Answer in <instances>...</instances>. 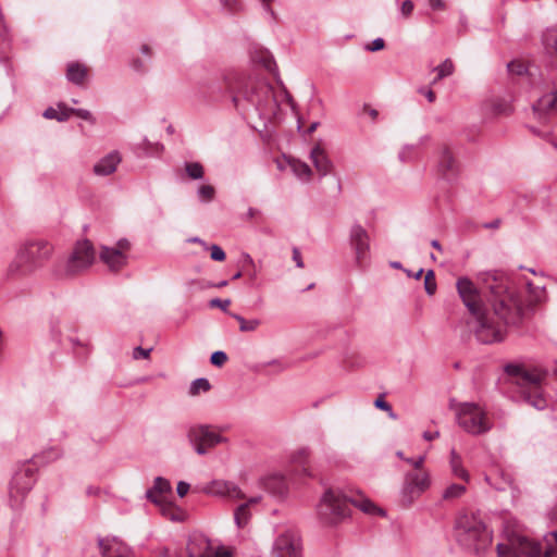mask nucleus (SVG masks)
<instances>
[{
	"mask_svg": "<svg viewBox=\"0 0 557 557\" xmlns=\"http://www.w3.org/2000/svg\"><path fill=\"white\" fill-rule=\"evenodd\" d=\"M260 500V496L250 497L236 508L234 519L238 528H245L248 524L251 518L250 508L257 505Z\"/></svg>",
	"mask_w": 557,
	"mask_h": 557,
	"instance_id": "obj_27",
	"label": "nucleus"
},
{
	"mask_svg": "<svg viewBox=\"0 0 557 557\" xmlns=\"http://www.w3.org/2000/svg\"><path fill=\"white\" fill-rule=\"evenodd\" d=\"M158 557H178V556L175 554H170L168 550H163L160 553V555Z\"/></svg>",
	"mask_w": 557,
	"mask_h": 557,
	"instance_id": "obj_64",
	"label": "nucleus"
},
{
	"mask_svg": "<svg viewBox=\"0 0 557 557\" xmlns=\"http://www.w3.org/2000/svg\"><path fill=\"white\" fill-rule=\"evenodd\" d=\"M436 173L447 183H453L459 174V162L447 145H443L438 149Z\"/></svg>",
	"mask_w": 557,
	"mask_h": 557,
	"instance_id": "obj_16",
	"label": "nucleus"
},
{
	"mask_svg": "<svg viewBox=\"0 0 557 557\" xmlns=\"http://www.w3.org/2000/svg\"><path fill=\"white\" fill-rule=\"evenodd\" d=\"M96 251L88 239L78 240L70 253L67 260L62 264L59 276L76 277L85 273L95 262Z\"/></svg>",
	"mask_w": 557,
	"mask_h": 557,
	"instance_id": "obj_7",
	"label": "nucleus"
},
{
	"mask_svg": "<svg viewBox=\"0 0 557 557\" xmlns=\"http://www.w3.org/2000/svg\"><path fill=\"white\" fill-rule=\"evenodd\" d=\"M99 547L102 557H133L131 549L116 539H102Z\"/></svg>",
	"mask_w": 557,
	"mask_h": 557,
	"instance_id": "obj_21",
	"label": "nucleus"
},
{
	"mask_svg": "<svg viewBox=\"0 0 557 557\" xmlns=\"http://www.w3.org/2000/svg\"><path fill=\"white\" fill-rule=\"evenodd\" d=\"M187 557H234V548L218 544L203 534L190 535L186 546Z\"/></svg>",
	"mask_w": 557,
	"mask_h": 557,
	"instance_id": "obj_11",
	"label": "nucleus"
},
{
	"mask_svg": "<svg viewBox=\"0 0 557 557\" xmlns=\"http://www.w3.org/2000/svg\"><path fill=\"white\" fill-rule=\"evenodd\" d=\"M350 245L355 251L357 265L363 268L370 251V236L364 227L359 224L351 227Z\"/></svg>",
	"mask_w": 557,
	"mask_h": 557,
	"instance_id": "obj_17",
	"label": "nucleus"
},
{
	"mask_svg": "<svg viewBox=\"0 0 557 557\" xmlns=\"http://www.w3.org/2000/svg\"><path fill=\"white\" fill-rule=\"evenodd\" d=\"M188 438L199 455L207 454L224 441L218 429L212 425H195L190 428Z\"/></svg>",
	"mask_w": 557,
	"mask_h": 557,
	"instance_id": "obj_12",
	"label": "nucleus"
},
{
	"mask_svg": "<svg viewBox=\"0 0 557 557\" xmlns=\"http://www.w3.org/2000/svg\"><path fill=\"white\" fill-rule=\"evenodd\" d=\"M44 117L64 122L70 117V108H67L64 103H59L57 108L50 107L46 109L44 112Z\"/></svg>",
	"mask_w": 557,
	"mask_h": 557,
	"instance_id": "obj_35",
	"label": "nucleus"
},
{
	"mask_svg": "<svg viewBox=\"0 0 557 557\" xmlns=\"http://www.w3.org/2000/svg\"><path fill=\"white\" fill-rule=\"evenodd\" d=\"M435 71L440 72V77H446L454 73L455 65L450 59H446Z\"/></svg>",
	"mask_w": 557,
	"mask_h": 557,
	"instance_id": "obj_42",
	"label": "nucleus"
},
{
	"mask_svg": "<svg viewBox=\"0 0 557 557\" xmlns=\"http://www.w3.org/2000/svg\"><path fill=\"white\" fill-rule=\"evenodd\" d=\"M350 503L360 508L363 512L369 515H382L383 511L380 509L375 504H373L371 500L366 498H357L351 499Z\"/></svg>",
	"mask_w": 557,
	"mask_h": 557,
	"instance_id": "obj_37",
	"label": "nucleus"
},
{
	"mask_svg": "<svg viewBox=\"0 0 557 557\" xmlns=\"http://www.w3.org/2000/svg\"><path fill=\"white\" fill-rule=\"evenodd\" d=\"M231 305V300L230 299H219V298H214L212 300H210V306L213 307V308H221L223 311H226L227 308L230 307Z\"/></svg>",
	"mask_w": 557,
	"mask_h": 557,
	"instance_id": "obj_51",
	"label": "nucleus"
},
{
	"mask_svg": "<svg viewBox=\"0 0 557 557\" xmlns=\"http://www.w3.org/2000/svg\"><path fill=\"white\" fill-rule=\"evenodd\" d=\"M170 496H172L171 483L161 476H158L153 486L147 491V498L154 505L170 499Z\"/></svg>",
	"mask_w": 557,
	"mask_h": 557,
	"instance_id": "obj_24",
	"label": "nucleus"
},
{
	"mask_svg": "<svg viewBox=\"0 0 557 557\" xmlns=\"http://www.w3.org/2000/svg\"><path fill=\"white\" fill-rule=\"evenodd\" d=\"M187 175L191 180H199L203 176V166L198 162H188L185 164Z\"/></svg>",
	"mask_w": 557,
	"mask_h": 557,
	"instance_id": "obj_39",
	"label": "nucleus"
},
{
	"mask_svg": "<svg viewBox=\"0 0 557 557\" xmlns=\"http://www.w3.org/2000/svg\"><path fill=\"white\" fill-rule=\"evenodd\" d=\"M533 112L539 120L557 113V83H554L549 91L537 100L533 106Z\"/></svg>",
	"mask_w": 557,
	"mask_h": 557,
	"instance_id": "obj_20",
	"label": "nucleus"
},
{
	"mask_svg": "<svg viewBox=\"0 0 557 557\" xmlns=\"http://www.w3.org/2000/svg\"><path fill=\"white\" fill-rule=\"evenodd\" d=\"M227 89L237 110L245 111L253 107L259 111H265L276 106L270 84L256 76H239L227 86Z\"/></svg>",
	"mask_w": 557,
	"mask_h": 557,
	"instance_id": "obj_2",
	"label": "nucleus"
},
{
	"mask_svg": "<svg viewBox=\"0 0 557 557\" xmlns=\"http://www.w3.org/2000/svg\"><path fill=\"white\" fill-rule=\"evenodd\" d=\"M131 244L121 239L114 247L101 246L99 257L111 272H120L127 264V252Z\"/></svg>",
	"mask_w": 557,
	"mask_h": 557,
	"instance_id": "obj_14",
	"label": "nucleus"
},
{
	"mask_svg": "<svg viewBox=\"0 0 557 557\" xmlns=\"http://www.w3.org/2000/svg\"><path fill=\"white\" fill-rule=\"evenodd\" d=\"M421 92L428 98L430 102H434L436 99V95L433 90H421Z\"/></svg>",
	"mask_w": 557,
	"mask_h": 557,
	"instance_id": "obj_58",
	"label": "nucleus"
},
{
	"mask_svg": "<svg viewBox=\"0 0 557 557\" xmlns=\"http://www.w3.org/2000/svg\"><path fill=\"white\" fill-rule=\"evenodd\" d=\"M232 317L238 322L240 332H255L261 324L258 319L246 320L239 314H232Z\"/></svg>",
	"mask_w": 557,
	"mask_h": 557,
	"instance_id": "obj_38",
	"label": "nucleus"
},
{
	"mask_svg": "<svg viewBox=\"0 0 557 557\" xmlns=\"http://www.w3.org/2000/svg\"><path fill=\"white\" fill-rule=\"evenodd\" d=\"M74 114L85 121H94L92 114L88 110L70 108V116Z\"/></svg>",
	"mask_w": 557,
	"mask_h": 557,
	"instance_id": "obj_46",
	"label": "nucleus"
},
{
	"mask_svg": "<svg viewBox=\"0 0 557 557\" xmlns=\"http://www.w3.org/2000/svg\"><path fill=\"white\" fill-rule=\"evenodd\" d=\"M541 278L530 280L525 276L519 280V285L527 295V308L532 309L535 306L546 301V288Z\"/></svg>",
	"mask_w": 557,
	"mask_h": 557,
	"instance_id": "obj_18",
	"label": "nucleus"
},
{
	"mask_svg": "<svg viewBox=\"0 0 557 557\" xmlns=\"http://www.w3.org/2000/svg\"><path fill=\"white\" fill-rule=\"evenodd\" d=\"M502 478H503V480L505 481V483H506L510 488H512V491H513V492L519 493V488H518V486L515 484L513 479L511 478V475H510V474L502 473Z\"/></svg>",
	"mask_w": 557,
	"mask_h": 557,
	"instance_id": "obj_54",
	"label": "nucleus"
},
{
	"mask_svg": "<svg viewBox=\"0 0 557 557\" xmlns=\"http://www.w3.org/2000/svg\"><path fill=\"white\" fill-rule=\"evenodd\" d=\"M385 48V41L382 38H376L366 46V50L375 52Z\"/></svg>",
	"mask_w": 557,
	"mask_h": 557,
	"instance_id": "obj_47",
	"label": "nucleus"
},
{
	"mask_svg": "<svg viewBox=\"0 0 557 557\" xmlns=\"http://www.w3.org/2000/svg\"><path fill=\"white\" fill-rule=\"evenodd\" d=\"M189 491V484L186 483V482H180L177 484V494L181 496V497H184Z\"/></svg>",
	"mask_w": 557,
	"mask_h": 557,
	"instance_id": "obj_57",
	"label": "nucleus"
},
{
	"mask_svg": "<svg viewBox=\"0 0 557 557\" xmlns=\"http://www.w3.org/2000/svg\"><path fill=\"white\" fill-rule=\"evenodd\" d=\"M222 5L230 12H237L240 9L239 0H220Z\"/></svg>",
	"mask_w": 557,
	"mask_h": 557,
	"instance_id": "obj_49",
	"label": "nucleus"
},
{
	"mask_svg": "<svg viewBox=\"0 0 557 557\" xmlns=\"http://www.w3.org/2000/svg\"><path fill=\"white\" fill-rule=\"evenodd\" d=\"M431 245H432V247H433V248H435L437 251H442V245L440 244V242H438V240H435V239H434V240H432V242H431Z\"/></svg>",
	"mask_w": 557,
	"mask_h": 557,
	"instance_id": "obj_62",
	"label": "nucleus"
},
{
	"mask_svg": "<svg viewBox=\"0 0 557 557\" xmlns=\"http://www.w3.org/2000/svg\"><path fill=\"white\" fill-rule=\"evenodd\" d=\"M205 491L208 494L225 497L234 502L245 499L243 491L235 483L228 481L215 480L211 482Z\"/></svg>",
	"mask_w": 557,
	"mask_h": 557,
	"instance_id": "obj_19",
	"label": "nucleus"
},
{
	"mask_svg": "<svg viewBox=\"0 0 557 557\" xmlns=\"http://www.w3.org/2000/svg\"><path fill=\"white\" fill-rule=\"evenodd\" d=\"M455 529L458 543L471 552L482 553L492 544V532L476 513L461 512Z\"/></svg>",
	"mask_w": 557,
	"mask_h": 557,
	"instance_id": "obj_6",
	"label": "nucleus"
},
{
	"mask_svg": "<svg viewBox=\"0 0 557 557\" xmlns=\"http://www.w3.org/2000/svg\"><path fill=\"white\" fill-rule=\"evenodd\" d=\"M428 1H429V5L433 10L444 11L446 9V4H445L444 0H428Z\"/></svg>",
	"mask_w": 557,
	"mask_h": 557,
	"instance_id": "obj_55",
	"label": "nucleus"
},
{
	"mask_svg": "<svg viewBox=\"0 0 557 557\" xmlns=\"http://www.w3.org/2000/svg\"><path fill=\"white\" fill-rule=\"evenodd\" d=\"M310 159L321 176L332 173L333 164L320 143L312 148Z\"/></svg>",
	"mask_w": 557,
	"mask_h": 557,
	"instance_id": "obj_23",
	"label": "nucleus"
},
{
	"mask_svg": "<svg viewBox=\"0 0 557 557\" xmlns=\"http://www.w3.org/2000/svg\"><path fill=\"white\" fill-rule=\"evenodd\" d=\"M498 557H557V531L544 537L541 545L518 531H507L506 542L497 544Z\"/></svg>",
	"mask_w": 557,
	"mask_h": 557,
	"instance_id": "obj_4",
	"label": "nucleus"
},
{
	"mask_svg": "<svg viewBox=\"0 0 557 557\" xmlns=\"http://www.w3.org/2000/svg\"><path fill=\"white\" fill-rule=\"evenodd\" d=\"M287 162L292 171L298 178H300L304 182L311 181L313 173L307 163L294 158H288Z\"/></svg>",
	"mask_w": 557,
	"mask_h": 557,
	"instance_id": "obj_32",
	"label": "nucleus"
},
{
	"mask_svg": "<svg viewBox=\"0 0 557 557\" xmlns=\"http://www.w3.org/2000/svg\"><path fill=\"white\" fill-rule=\"evenodd\" d=\"M293 260L296 262V265L298 268H300V269L304 268V261H302L301 253L298 248L293 249Z\"/></svg>",
	"mask_w": 557,
	"mask_h": 557,
	"instance_id": "obj_56",
	"label": "nucleus"
},
{
	"mask_svg": "<svg viewBox=\"0 0 557 557\" xmlns=\"http://www.w3.org/2000/svg\"><path fill=\"white\" fill-rule=\"evenodd\" d=\"M374 405H375L376 408L382 409L384 411H391L392 410L391 405L387 401H385L383 396H379L375 399Z\"/></svg>",
	"mask_w": 557,
	"mask_h": 557,
	"instance_id": "obj_53",
	"label": "nucleus"
},
{
	"mask_svg": "<svg viewBox=\"0 0 557 557\" xmlns=\"http://www.w3.org/2000/svg\"><path fill=\"white\" fill-rule=\"evenodd\" d=\"M310 451L307 448H299L290 455V465L296 474L311 478L313 474L309 462Z\"/></svg>",
	"mask_w": 557,
	"mask_h": 557,
	"instance_id": "obj_22",
	"label": "nucleus"
},
{
	"mask_svg": "<svg viewBox=\"0 0 557 557\" xmlns=\"http://www.w3.org/2000/svg\"><path fill=\"white\" fill-rule=\"evenodd\" d=\"M156 506L159 508L161 515L171 521L180 522L185 520V511L170 499L156 504Z\"/></svg>",
	"mask_w": 557,
	"mask_h": 557,
	"instance_id": "obj_30",
	"label": "nucleus"
},
{
	"mask_svg": "<svg viewBox=\"0 0 557 557\" xmlns=\"http://www.w3.org/2000/svg\"><path fill=\"white\" fill-rule=\"evenodd\" d=\"M210 387L211 385L207 379H197L193 382L189 394L196 396L200 392H208Z\"/></svg>",
	"mask_w": 557,
	"mask_h": 557,
	"instance_id": "obj_40",
	"label": "nucleus"
},
{
	"mask_svg": "<svg viewBox=\"0 0 557 557\" xmlns=\"http://www.w3.org/2000/svg\"><path fill=\"white\" fill-rule=\"evenodd\" d=\"M122 161L121 154L117 151L110 152L101 158L94 165V173L98 176H108L116 171L117 165Z\"/></svg>",
	"mask_w": 557,
	"mask_h": 557,
	"instance_id": "obj_25",
	"label": "nucleus"
},
{
	"mask_svg": "<svg viewBox=\"0 0 557 557\" xmlns=\"http://www.w3.org/2000/svg\"><path fill=\"white\" fill-rule=\"evenodd\" d=\"M188 242L190 243H197V244H201L205 248L206 246H208L205 242H202L200 238L198 237H194V238H189Z\"/></svg>",
	"mask_w": 557,
	"mask_h": 557,
	"instance_id": "obj_63",
	"label": "nucleus"
},
{
	"mask_svg": "<svg viewBox=\"0 0 557 557\" xmlns=\"http://www.w3.org/2000/svg\"><path fill=\"white\" fill-rule=\"evenodd\" d=\"M252 60L255 63L262 65L268 72L275 71V62L272 54L262 48H258L252 52Z\"/></svg>",
	"mask_w": 557,
	"mask_h": 557,
	"instance_id": "obj_33",
	"label": "nucleus"
},
{
	"mask_svg": "<svg viewBox=\"0 0 557 557\" xmlns=\"http://www.w3.org/2000/svg\"><path fill=\"white\" fill-rule=\"evenodd\" d=\"M455 414L458 425L471 435L484 434L492 428L486 412L474 403L457 405Z\"/></svg>",
	"mask_w": 557,
	"mask_h": 557,
	"instance_id": "obj_8",
	"label": "nucleus"
},
{
	"mask_svg": "<svg viewBox=\"0 0 557 557\" xmlns=\"http://www.w3.org/2000/svg\"><path fill=\"white\" fill-rule=\"evenodd\" d=\"M456 289L467 309V327L481 343L491 344L503 341L507 326L519 325L523 320V302L508 277L494 276L487 282L488 307L483 302L481 292L469 277H458Z\"/></svg>",
	"mask_w": 557,
	"mask_h": 557,
	"instance_id": "obj_1",
	"label": "nucleus"
},
{
	"mask_svg": "<svg viewBox=\"0 0 557 557\" xmlns=\"http://www.w3.org/2000/svg\"><path fill=\"white\" fill-rule=\"evenodd\" d=\"M348 515V499L338 490L329 488L318 505L319 519L324 524H336Z\"/></svg>",
	"mask_w": 557,
	"mask_h": 557,
	"instance_id": "obj_10",
	"label": "nucleus"
},
{
	"mask_svg": "<svg viewBox=\"0 0 557 557\" xmlns=\"http://www.w3.org/2000/svg\"><path fill=\"white\" fill-rule=\"evenodd\" d=\"M273 555L275 557H301V541L294 529L283 530L274 541Z\"/></svg>",
	"mask_w": 557,
	"mask_h": 557,
	"instance_id": "obj_15",
	"label": "nucleus"
},
{
	"mask_svg": "<svg viewBox=\"0 0 557 557\" xmlns=\"http://www.w3.org/2000/svg\"><path fill=\"white\" fill-rule=\"evenodd\" d=\"M133 66L137 71H143L145 69V66H144V64L141 63L140 60H135L134 63H133Z\"/></svg>",
	"mask_w": 557,
	"mask_h": 557,
	"instance_id": "obj_60",
	"label": "nucleus"
},
{
	"mask_svg": "<svg viewBox=\"0 0 557 557\" xmlns=\"http://www.w3.org/2000/svg\"><path fill=\"white\" fill-rule=\"evenodd\" d=\"M227 359V355L224 351H214L211 355L210 361L215 367H223Z\"/></svg>",
	"mask_w": 557,
	"mask_h": 557,
	"instance_id": "obj_44",
	"label": "nucleus"
},
{
	"mask_svg": "<svg viewBox=\"0 0 557 557\" xmlns=\"http://www.w3.org/2000/svg\"><path fill=\"white\" fill-rule=\"evenodd\" d=\"M467 484L463 482L449 484L443 492V499L448 502L459 499L466 494Z\"/></svg>",
	"mask_w": 557,
	"mask_h": 557,
	"instance_id": "obj_34",
	"label": "nucleus"
},
{
	"mask_svg": "<svg viewBox=\"0 0 557 557\" xmlns=\"http://www.w3.org/2000/svg\"><path fill=\"white\" fill-rule=\"evenodd\" d=\"M414 9V4L412 1L410 0H406L403 2L401 7H400V11H401V14L405 18H408L412 11Z\"/></svg>",
	"mask_w": 557,
	"mask_h": 557,
	"instance_id": "obj_50",
	"label": "nucleus"
},
{
	"mask_svg": "<svg viewBox=\"0 0 557 557\" xmlns=\"http://www.w3.org/2000/svg\"><path fill=\"white\" fill-rule=\"evenodd\" d=\"M507 373L513 379L521 397L534 408L542 410L547 407V399L543 392L546 372L540 368L521 364H509Z\"/></svg>",
	"mask_w": 557,
	"mask_h": 557,
	"instance_id": "obj_5",
	"label": "nucleus"
},
{
	"mask_svg": "<svg viewBox=\"0 0 557 557\" xmlns=\"http://www.w3.org/2000/svg\"><path fill=\"white\" fill-rule=\"evenodd\" d=\"M262 486L275 496H283L287 492V482L283 474H271L262 479Z\"/></svg>",
	"mask_w": 557,
	"mask_h": 557,
	"instance_id": "obj_26",
	"label": "nucleus"
},
{
	"mask_svg": "<svg viewBox=\"0 0 557 557\" xmlns=\"http://www.w3.org/2000/svg\"><path fill=\"white\" fill-rule=\"evenodd\" d=\"M449 467L451 474L463 483H470L471 476L469 471L463 467L461 456L453 449L450 451Z\"/></svg>",
	"mask_w": 557,
	"mask_h": 557,
	"instance_id": "obj_29",
	"label": "nucleus"
},
{
	"mask_svg": "<svg viewBox=\"0 0 557 557\" xmlns=\"http://www.w3.org/2000/svg\"><path fill=\"white\" fill-rule=\"evenodd\" d=\"M54 246L46 239L26 240L20 246L15 259L9 265V276L21 278L32 275L52 258Z\"/></svg>",
	"mask_w": 557,
	"mask_h": 557,
	"instance_id": "obj_3",
	"label": "nucleus"
},
{
	"mask_svg": "<svg viewBox=\"0 0 557 557\" xmlns=\"http://www.w3.org/2000/svg\"><path fill=\"white\" fill-rule=\"evenodd\" d=\"M543 44L546 53L557 58V26L546 30Z\"/></svg>",
	"mask_w": 557,
	"mask_h": 557,
	"instance_id": "obj_36",
	"label": "nucleus"
},
{
	"mask_svg": "<svg viewBox=\"0 0 557 557\" xmlns=\"http://www.w3.org/2000/svg\"><path fill=\"white\" fill-rule=\"evenodd\" d=\"M484 109L493 116H508L512 113V106L502 98H492L484 102Z\"/></svg>",
	"mask_w": 557,
	"mask_h": 557,
	"instance_id": "obj_28",
	"label": "nucleus"
},
{
	"mask_svg": "<svg viewBox=\"0 0 557 557\" xmlns=\"http://www.w3.org/2000/svg\"><path fill=\"white\" fill-rule=\"evenodd\" d=\"M150 351H151V349H144L141 347H136L133 351V358L134 359H139V358L148 359L150 357Z\"/></svg>",
	"mask_w": 557,
	"mask_h": 557,
	"instance_id": "obj_52",
	"label": "nucleus"
},
{
	"mask_svg": "<svg viewBox=\"0 0 557 557\" xmlns=\"http://www.w3.org/2000/svg\"><path fill=\"white\" fill-rule=\"evenodd\" d=\"M199 196L205 201H210L214 197V188L211 185H202L199 188Z\"/></svg>",
	"mask_w": 557,
	"mask_h": 557,
	"instance_id": "obj_45",
	"label": "nucleus"
},
{
	"mask_svg": "<svg viewBox=\"0 0 557 557\" xmlns=\"http://www.w3.org/2000/svg\"><path fill=\"white\" fill-rule=\"evenodd\" d=\"M436 287H437V285H436V281H435L434 271L429 270L425 273V276H424V288H425V292L429 295H434L435 292H436Z\"/></svg>",
	"mask_w": 557,
	"mask_h": 557,
	"instance_id": "obj_41",
	"label": "nucleus"
},
{
	"mask_svg": "<svg viewBox=\"0 0 557 557\" xmlns=\"http://www.w3.org/2000/svg\"><path fill=\"white\" fill-rule=\"evenodd\" d=\"M508 69L511 73L517 74V75H521L527 71L525 65L519 61L509 63Z\"/></svg>",
	"mask_w": 557,
	"mask_h": 557,
	"instance_id": "obj_48",
	"label": "nucleus"
},
{
	"mask_svg": "<svg viewBox=\"0 0 557 557\" xmlns=\"http://www.w3.org/2000/svg\"><path fill=\"white\" fill-rule=\"evenodd\" d=\"M440 436V433L438 432H429V431H425L423 433V437L424 440L426 441H433L435 438H437Z\"/></svg>",
	"mask_w": 557,
	"mask_h": 557,
	"instance_id": "obj_59",
	"label": "nucleus"
},
{
	"mask_svg": "<svg viewBox=\"0 0 557 557\" xmlns=\"http://www.w3.org/2000/svg\"><path fill=\"white\" fill-rule=\"evenodd\" d=\"M206 249L210 250V257L214 261L222 262L226 258L224 250L218 245L206 246Z\"/></svg>",
	"mask_w": 557,
	"mask_h": 557,
	"instance_id": "obj_43",
	"label": "nucleus"
},
{
	"mask_svg": "<svg viewBox=\"0 0 557 557\" xmlns=\"http://www.w3.org/2000/svg\"><path fill=\"white\" fill-rule=\"evenodd\" d=\"M36 468L24 463L13 475L10 484V498L14 505H20L35 483Z\"/></svg>",
	"mask_w": 557,
	"mask_h": 557,
	"instance_id": "obj_13",
	"label": "nucleus"
},
{
	"mask_svg": "<svg viewBox=\"0 0 557 557\" xmlns=\"http://www.w3.org/2000/svg\"><path fill=\"white\" fill-rule=\"evenodd\" d=\"M141 51H143V53H145V54H147L149 57L152 54L151 48L148 45H143Z\"/></svg>",
	"mask_w": 557,
	"mask_h": 557,
	"instance_id": "obj_61",
	"label": "nucleus"
},
{
	"mask_svg": "<svg viewBox=\"0 0 557 557\" xmlns=\"http://www.w3.org/2000/svg\"><path fill=\"white\" fill-rule=\"evenodd\" d=\"M424 460V456L416 459H406V462L412 467V470L406 473L403 486L404 498L408 505L430 486L429 472L423 467Z\"/></svg>",
	"mask_w": 557,
	"mask_h": 557,
	"instance_id": "obj_9",
	"label": "nucleus"
},
{
	"mask_svg": "<svg viewBox=\"0 0 557 557\" xmlns=\"http://www.w3.org/2000/svg\"><path fill=\"white\" fill-rule=\"evenodd\" d=\"M88 72L89 69L86 65L79 62H72L67 65L66 76L72 83L82 85L85 83Z\"/></svg>",
	"mask_w": 557,
	"mask_h": 557,
	"instance_id": "obj_31",
	"label": "nucleus"
}]
</instances>
